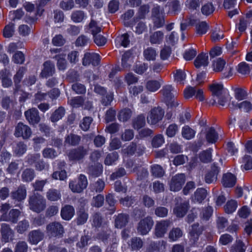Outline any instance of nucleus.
<instances>
[{
	"label": "nucleus",
	"mask_w": 252,
	"mask_h": 252,
	"mask_svg": "<svg viewBox=\"0 0 252 252\" xmlns=\"http://www.w3.org/2000/svg\"><path fill=\"white\" fill-rule=\"evenodd\" d=\"M214 99L210 100L209 104L214 105L218 103L222 106H224L228 100V94L227 91L224 89L223 85L220 83H214L209 86Z\"/></svg>",
	"instance_id": "f257e3e1"
},
{
	"label": "nucleus",
	"mask_w": 252,
	"mask_h": 252,
	"mask_svg": "<svg viewBox=\"0 0 252 252\" xmlns=\"http://www.w3.org/2000/svg\"><path fill=\"white\" fill-rule=\"evenodd\" d=\"M29 206L31 210L39 213L46 207V200L44 197L38 193H34L29 198Z\"/></svg>",
	"instance_id": "f03ea898"
},
{
	"label": "nucleus",
	"mask_w": 252,
	"mask_h": 252,
	"mask_svg": "<svg viewBox=\"0 0 252 252\" xmlns=\"http://www.w3.org/2000/svg\"><path fill=\"white\" fill-rule=\"evenodd\" d=\"M172 92H174L173 87L169 85L164 86L160 91L165 99L168 107L171 109L176 108L179 105Z\"/></svg>",
	"instance_id": "7ed1b4c3"
},
{
	"label": "nucleus",
	"mask_w": 252,
	"mask_h": 252,
	"mask_svg": "<svg viewBox=\"0 0 252 252\" xmlns=\"http://www.w3.org/2000/svg\"><path fill=\"white\" fill-rule=\"evenodd\" d=\"M88 185L87 177L80 174L77 180L70 181L69 183V188L73 192L80 193Z\"/></svg>",
	"instance_id": "20e7f679"
},
{
	"label": "nucleus",
	"mask_w": 252,
	"mask_h": 252,
	"mask_svg": "<svg viewBox=\"0 0 252 252\" xmlns=\"http://www.w3.org/2000/svg\"><path fill=\"white\" fill-rule=\"evenodd\" d=\"M164 115V111L160 107H156L149 113L147 120L150 125H156L160 121Z\"/></svg>",
	"instance_id": "39448f33"
},
{
	"label": "nucleus",
	"mask_w": 252,
	"mask_h": 252,
	"mask_svg": "<svg viewBox=\"0 0 252 252\" xmlns=\"http://www.w3.org/2000/svg\"><path fill=\"white\" fill-rule=\"evenodd\" d=\"M154 224V220L151 217L148 216L141 220L137 226L138 233L141 235L147 234L151 230Z\"/></svg>",
	"instance_id": "423d86ee"
},
{
	"label": "nucleus",
	"mask_w": 252,
	"mask_h": 252,
	"mask_svg": "<svg viewBox=\"0 0 252 252\" xmlns=\"http://www.w3.org/2000/svg\"><path fill=\"white\" fill-rule=\"evenodd\" d=\"M186 181L184 174H178L173 176L169 183L171 191H178L181 189Z\"/></svg>",
	"instance_id": "0eeeda50"
},
{
	"label": "nucleus",
	"mask_w": 252,
	"mask_h": 252,
	"mask_svg": "<svg viewBox=\"0 0 252 252\" xmlns=\"http://www.w3.org/2000/svg\"><path fill=\"white\" fill-rule=\"evenodd\" d=\"M199 139L205 138L207 142L215 143L219 138V135L215 129L213 127H207L204 130H202L199 134Z\"/></svg>",
	"instance_id": "6e6552de"
},
{
	"label": "nucleus",
	"mask_w": 252,
	"mask_h": 252,
	"mask_svg": "<svg viewBox=\"0 0 252 252\" xmlns=\"http://www.w3.org/2000/svg\"><path fill=\"white\" fill-rule=\"evenodd\" d=\"M32 134L31 128L22 123H19L15 127L14 135L17 137H22L24 139H28Z\"/></svg>",
	"instance_id": "1a4fd4ad"
},
{
	"label": "nucleus",
	"mask_w": 252,
	"mask_h": 252,
	"mask_svg": "<svg viewBox=\"0 0 252 252\" xmlns=\"http://www.w3.org/2000/svg\"><path fill=\"white\" fill-rule=\"evenodd\" d=\"M170 222L168 220H161L156 222L155 228V235L158 238H161L166 233Z\"/></svg>",
	"instance_id": "9d476101"
},
{
	"label": "nucleus",
	"mask_w": 252,
	"mask_h": 252,
	"mask_svg": "<svg viewBox=\"0 0 252 252\" xmlns=\"http://www.w3.org/2000/svg\"><path fill=\"white\" fill-rule=\"evenodd\" d=\"M47 233L52 236H61L64 232L62 225L59 222H52L46 227Z\"/></svg>",
	"instance_id": "9b49d317"
},
{
	"label": "nucleus",
	"mask_w": 252,
	"mask_h": 252,
	"mask_svg": "<svg viewBox=\"0 0 252 252\" xmlns=\"http://www.w3.org/2000/svg\"><path fill=\"white\" fill-rule=\"evenodd\" d=\"M88 151L83 147L80 146L77 148L71 150L68 153V156L71 160H80L87 154Z\"/></svg>",
	"instance_id": "f8f14e48"
},
{
	"label": "nucleus",
	"mask_w": 252,
	"mask_h": 252,
	"mask_svg": "<svg viewBox=\"0 0 252 252\" xmlns=\"http://www.w3.org/2000/svg\"><path fill=\"white\" fill-rule=\"evenodd\" d=\"M100 61V56L97 53H86L83 58L82 63L84 66L92 64L94 66L97 65Z\"/></svg>",
	"instance_id": "ddd939ff"
},
{
	"label": "nucleus",
	"mask_w": 252,
	"mask_h": 252,
	"mask_svg": "<svg viewBox=\"0 0 252 252\" xmlns=\"http://www.w3.org/2000/svg\"><path fill=\"white\" fill-rule=\"evenodd\" d=\"M0 231L1 235V241L2 242L7 243L13 239L14 232L8 224L2 223Z\"/></svg>",
	"instance_id": "4468645a"
},
{
	"label": "nucleus",
	"mask_w": 252,
	"mask_h": 252,
	"mask_svg": "<svg viewBox=\"0 0 252 252\" xmlns=\"http://www.w3.org/2000/svg\"><path fill=\"white\" fill-rule=\"evenodd\" d=\"M25 116L29 123L32 125L36 124L40 121L38 110L35 108H32L26 111L25 112Z\"/></svg>",
	"instance_id": "2eb2a0df"
},
{
	"label": "nucleus",
	"mask_w": 252,
	"mask_h": 252,
	"mask_svg": "<svg viewBox=\"0 0 252 252\" xmlns=\"http://www.w3.org/2000/svg\"><path fill=\"white\" fill-rule=\"evenodd\" d=\"M55 72V65L52 62L48 61L43 63V68L41 72V75L42 77L47 78L51 76Z\"/></svg>",
	"instance_id": "dca6fc26"
},
{
	"label": "nucleus",
	"mask_w": 252,
	"mask_h": 252,
	"mask_svg": "<svg viewBox=\"0 0 252 252\" xmlns=\"http://www.w3.org/2000/svg\"><path fill=\"white\" fill-rule=\"evenodd\" d=\"M189 203L188 201H184L180 204H177L173 210L174 213L178 217H183L187 213L189 209Z\"/></svg>",
	"instance_id": "f3484780"
},
{
	"label": "nucleus",
	"mask_w": 252,
	"mask_h": 252,
	"mask_svg": "<svg viewBox=\"0 0 252 252\" xmlns=\"http://www.w3.org/2000/svg\"><path fill=\"white\" fill-rule=\"evenodd\" d=\"M203 228L199 226L198 224H194L189 229L190 240L195 243L198 239L199 236L202 233Z\"/></svg>",
	"instance_id": "a211bd4d"
},
{
	"label": "nucleus",
	"mask_w": 252,
	"mask_h": 252,
	"mask_svg": "<svg viewBox=\"0 0 252 252\" xmlns=\"http://www.w3.org/2000/svg\"><path fill=\"white\" fill-rule=\"evenodd\" d=\"M20 212L17 209H12L10 211L8 216L2 214L0 220L3 221H9L15 223L18 220V218L20 215Z\"/></svg>",
	"instance_id": "6ab92c4d"
},
{
	"label": "nucleus",
	"mask_w": 252,
	"mask_h": 252,
	"mask_svg": "<svg viewBox=\"0 0 252 252\" xmlns=\"http://www.w3.org/2000/svg\"><path fill=\"white\" fill-rule=\"evenodd\" d=\"M219 172V168L214 164L211 170L208 172L205 176V181L208 184H211L216 181L217 179V175Z\"/></svg>",
	"instance_id": "aec40b11"
},
{
	"label": "nucleus",
	"mask_w": 252,
	"mask_h": 252,
	"mask_svg": "<svg viewBox=\"0 0 252 252\" xmlns=\"http://www.w3.org/2000/svg\"><path fill=\"white\" fill-rule=\"evenodd\" d=\"M26 195V189L23 186H20L16 190L12 191L11 193L12 198L19 201L24 200Z\"/></svg>",
	"instance_id": "412c9836"
},
{
	"label": "nucleus",
	"mask_w": 252,
	"mask_h": 252,
	"mask_svg": "<svg viewBox=\"0 0 252 252\" xmlns=\"http://www.w3.org/2000/svg\"><path fill=\"white\" fill-rule=\"evenodd\" d=\"M43 236V233L40 231L38 230H33L29 234V241L32 244H37L42 240Z\"/></svg>",
	"instance_id": "4be33fe9"
},
{
	"label": "nucleus",
	"mask_w": 252,
	"mask_h": 252,
	"mask_svg": "<svg viewBox=\"0 0 252 252\" xmlns=\"http://www.w3.org/2000/svg\"><path fill=\"white\" fill-rule=\"evenodd\" d=\"M61 215L62 218L65 220H70L74 215V209L70 205H65L61 210Z\"/></svg>",
	"instance_id": "5701e85b"
},
{
	"label": "nucleus",
	"mask_w": 252,
	"mask_h": 252,
	"mask_svg": "<svg viewBox=\"0 0 252 252\" xmlns=\"http://www.w3.org/2000/svg\"><path fill=\"white\" fill-rule=\"evenodd\" d=\"M236 180V178L233 174L227 173L223 175L222 182L225 187L230 188L235 185Z\"/></svg>",
	"instance_id": "b1692460"
},
{
	"label": "nucleus",
	"mask_w": 252,
	"mask_h": 252,
	"mask_svg": "<svg viewBox=\"0 0 252 252\" xmlns=\"http://www.w3.org/2000/svg\"><path fill=\"white\" fill-rule=\"evenodd\" d=\"M194 63L197 68L202 66H207L208 64V56L207 54L201 53L198 55L195 60Z\"/></svg>",
	"instance_id": "393cba45"
},
{
	"label": "nucleus",
	"mask_w": 252,
	"mask_h": 252,
	"mask_svg": "<svg viewBox=\"0 0 252 252\" xmlns=\"http://www.w3.org/2000/svg\"><path fill=\"white\" fill-rule=\"evenodd\" d=\"M162 80H150L146 82V88L151 92L158 91L161 87Z\"/></svg>",
	"instance_id": "a878e982"
},
{
	"label": "nucleus",
	"mask_w": 252,
	"mask_h": 252,
	"mask_svg": "<svg viewBox=\"0 0 252 252\" xmlns=\"http://www.w3.org/2000/svg\"><path fill=\"white\" fill-rule=\"evenodd\" d=\"M129 36L127 33H124L120 36H118L115 39L116 46L119 48L121 46L127 47L129 44Z\"/></svg>",
	"instance_id": "bb28decb"
},
{
	"label": "nucleus",
	"mask_w": 252,
	"mask_h": 252,
	"mask_svg": "<svg viewBox=\"0 0 252 252\" xmlns=\"http://www.w3.org/2000/svg\"><path fill=\"white\" fill-rule=\"evenodd\" d=\"M65 56V54H59L53 57L57 61V66L59 70H64L66 68L67 62Z\"/></svg>",
	"instance_id": "cd10ccee"
},
{
	"label": "nucleus",
	"mask_w": 252,
	"mask_h": 252,
	"mask_svg": "<svg viewBox=\"0 0 252 252\" xmlns=\"http://www.w3.org/2000/svg\"><path fill=\"white\" fill-rule=\"evenodd\" d=\"M196 132L188 126H185L182 129V136L187 140H190L194 137Z\"/></svg>",
	"instance_id": "c85d7f7f"
},
{
	"label": "nucleus",
	"mask_w": 252,
	"mask_h": 252,
	"mask_svg": "<svg viewBox=\"0 0 252 252\" xmlns=\"http://www.w3.org/2000/svg\"><path fill=\"white\" fill-rule=\"evenodd\" d=\"M237 207V202L235 200L231 199L227 201L224 206V210L226 213L231 214L236 211Z\"/></svg>",
	"instance_id": "c756f323"
},
{
	"label": "nucleus",
	"mask_w": 252,
	"mask_h": 252,
	"mask_svg": "<svg viewBox=\"0 0 252 252\" xmlns=\"http://www.w3.org/2000/svg\"><path fill=\"white\" fill-rule=\"evenodd\" d=\"M209 25L206 22H199L195 25L196 32L200 35L204 34L209 30Z\"/></svg>",
	"instance_id": "7c9ffc66"
},
{
	"label": "nucleus",
	"mask_w": 252,
	"mask_h": 252,
	"mask_svg": "<svg viewBox=\"0 0 252 252\" xmlns=\"http://www.w3.org/2000/svg\"><path fill=\"white\" fill-rule=\"evenodd\" d=\"M183 235V232L179 228H173L169 233L168 237L170 241H176Z\"/></svg>",
	"instance_id": "2f4dec72"
},
{
	"label": "nucleus",
	"mask_w": 252,
	"mask_h": 252,
	"mask_svg": "<svg viewBox=\"0 0 252 252\" xmlns=\"http://www.w3.org/2000/svg\"><path fill=\"white\" fill-rule=\"evenodd\" d=\"M164 34L161 31H157L154 32L150 38L152 44H160L163 39Z\"/></svg>",
	"instance_id": "473e14b6"
},
{
	"label": "nucleus",
	"mask_w": 252,
	"mask_h": 252,
	"mask_svg": "<svg viewBox=\"0 0 252 252\" xmlns=\"http://www.w3.org/2000/svg\"><path fill=\"white\" fill-rule=\"evenodd\" d=\"M81 137L74 134H70L65 139V143L72 146H76L80 143Z\"/></svg>",
	"instance_id": "72a5a7b5"
},
{
	"label": "nucleus",
	"mask_w": 252,
	"mask_h": 252,
	"mask_svg": "<svg viewBox=\"0 0 252 252\" xmlns=\"http://www.w3.org/2000/svg\"><path fill=\"white\" fill-rule=\"evenodd\" d=\"M207 190L203 188L198 189L194 192V200L198 203H201L207 196Z\"/></svg>",
	"instance_id": "f704fd0d"
},
{
	"label": "nucleus",
	"mask_w": 252,
	"mask_h": 252,
	"mask_svg": "<svg viewBox=\"0 0 252 252\" xmlns=\"http://www.w3.org/2000/svg\"><path fill=\"white\" fill-rule=\"evenodd\" d=\"M131 116V111L128 108L121 110L118 115V119L121 122H126Z\"/></svg>",
	"instance_id": "c9c22d12"
},
{
	"label": "nucleus",
	"mask_w": 252,
	"mask_h": 252,
	"mask_svg": "<svg viewBox=\"0 0 252 252\" xmlns=\"http://www.w3.org/2000/svg\"><path fill=\"white\" fill-rule=\"evenodd\" d=\"M128 216L125 214H119L115 219V226L117 228H122L127 222Z\"/></svg>",
	"instance_id": "e433bc0d"
},
{
	"label": "nucleus",
	"mask_w": 252,
	"mask_h": 252,
	"mask_svg": "<svg viewBox=\"0 0 252 252\" xmlns=\"http://www.w3.org/2000/svg\"><path fill=\"white\" fill-rule=\"evenodd\" d=\"M213 150L209 148L205 151H202L199 154L200 160L205 163L210 162L212 159V153Z\"/></svg>",
	"instance_id": "4c0bfd02"
},
{
	"label": "nucleus",
	"mask_w": 252,
	"mask_h": 252,
	"mask_svg": "<svg viewBox=\"0 0 252 252\" xmlns=\"http://www.w3.org/2000/svg\"><path fill=\"white\" fill-rule=\"evenodd\" d=\"M144 58L148 61H154L157 55L156 51L152 47H148L144 51Z\"/></svg>",
	"instance_id": "58836bf2"
},
{
	"label": "nucleus",
	"mask_w": 252,
	"mask_h": 252,
	"mask_svg": "<svg viewBox=\"0 0 252 252\" xmlns=\"http://www.w3.org/2000/svg\"><path fill=\"white\" fill-rule=\"evenodd\" d=\"M88 30L93 36L97 34L101 31V28L98 26L97 23L93 19H92L89 26Z\"/></svg>",
	"instance_id": "ea45409f"
},
{
	"label": "nucleus",
	"mask_w": 252,
	"mask_h": 252,
	"mask_svg": "<svg viewBox=\"0 0 252 252\" xmlns=\"http://www.w3.org/2000/svg\"><path fill=\"white\" fill-rule=\"evenodd\" d=\"M47 198L51 201H55L61 197L60 191L56 189H50L47 192Z\"/></svg>",
	"instance_id": "a19ab883"
},
{
	"label": "nucleus",
	"mask_w": 252,
	"mask_h": 252,
	"mask_svg": "<svg viewBox=\"0 0 252 252\" xmlns=\"http://www.w3.org/2000/svg\"><path fill=\"white\" fill-rule=\"evenodd\" d=\"M151 173L155 177H161L164 174V171L162 167L158 164L151 166Z\"/></svg>",
	"instance_id": "79ce46f5"
},
{
	"label": "nucleus",
	"mask_w": 252,
	"mask_h": 252,
	"mask_svg": "<svg viewBox=\"0 0 252 252\" xmlns=\"http://www.w3.org/2000/svg\"><path fill=\"white\" fill-rule=\"evenodd\" d=\"M65 113L64 109L62 107H59L56 110L51 117V120L52 122H55L61 119Z\"/></svg>",
	"instance_id": "37998d69"
},
{
	"label": "nucleus",
	"mask_w": 252,
	"mask_h": 252,
	"mask_svg": "<svg viewBox=\"0 0 252 252\" xmlns=\"http://www.w3.org/2000/svg\"><path fill=\"white\" fill-rule=\"evenodd\" d=\"M34 177V172L33 169H26L22 174V179L24 182H30Z\"/></svg>",
	"instance_id": "c03bdc74"
},
{
	"label": "nucleus",
	"mask_w": 252,
	"mask_h": 252,
	"mask_svg": "<svg viewBox=\"0 0 252 252\" xmlns=\"http://www.w3.org/2000/svg\"><path fill=\"white\" fill-rule=\"evenodd\" d=\"M225 65V62L221 58H218L213 61V67L216 72L222 71Z\"/></svg>",
	"instance_id": "a18cd8bd"
},
{
	"label": "nucleus",
	"mask_w": 252,
	"mask_h": 252,
	"mask_svg": "<svg viewBox=\"0 0 252 252\" xmlns=\"http://www.w3.org/2000/svg\"><path fill=\"white\" fill-rule=\"evenodd\" d=\"M235 107H238L241 111L248 112L252 110V104L250 101L245 100L240 103H237Z\"/></svg>",
	"instance_id": "49530a36"
},
{
	"label": "nucleus",
	"mask_w": 252,
	"mask_h": 252,
	"mask_svg": "<svg viewBox=\"0 0 252 252\" xmlns=\"http://www.w3.org/2000/svg\"><path fill=\"white\" fill-rule=\"evenodd\" d=\"M14 26L13 23L5 26L3 31V35L5 38H10L13 35L15 32Z\"/></svg>",
	"instance_id": "de8ad7c7"
},
{
	"label": "nucleus",
	"mask_w": 252,
	"mask_h": 252,
	"mask_svg": "<svg viewBox=\"0 0 252 252\" xmlns=\"http://www.w3.org/2000/svg\"><path fill=\"white\" fill-rule=\"evenodd\" d=\"M145 125V118L143 115H139L133 122V126L135 129H139Z\"/></svg>",
	"instance_id": "09e8293b"
},
{
	"label": "nucleus",
	"mask_w": 252,
	"mask_h": 252,
	"mask_svg": "<svg viewBox=\"0 0 252 252\" xmlns=\"http://www.w3.org/2000/svg\"><path fill=\"white\" fill-rule=\"evenodd\" d=\"M246 247L240 240H237L236 243L231 247V252H245Z\"/></svg>",
	"instance_id": "8fccbe9b"
},
{
	"label": "nucleus",
	"mask_w": 252,
	"mask_h": 252,
	"mask_svg": "<svg viewBox=\"0 0 252 252\" xmlns=\"http://www.w3.org/2000/svg\"><path fill=\"white\" fill-rule=\"evenodd\" d=\"M12 61L17 64H22L25 61V55L21 51H17L12 58Z\"/></svg>",
	"instance_id": "3c124183"
},
{
	"label": "nucleus",
	"mask_w": 252,
	"mask_h": 252,
	"mask_svg": "<svg viewBox=\"0 0 252 252\" xmlns=\"http://www.w3.org/2000/svg\"><path fill=\"white\" fill-rule=\"evenodd\" d=\"M85 17V13L82 11H76L71 15V19L75 23L81 22Z\"/></svg>",
	"instance_id": "603ef678"
},
{
	"label": "nucleus",
	"mask_w": 252,
	"mask_h": 252,
	"mask_svg": "<svg viewBox=\"0 0 252 252\" xmlns=\"http://www.w3.org/2000/svg\"><path fill=\"white\" fill-rule=\"evenodd\" d=\"M251 68L249 65L245 62L240 63L237 66V71L242 74H247L250 72Z\"/></svg>",
	"instance_id": "864d4df0"
},
{
	"label": "nucleus",
	"mask_w": 252,
	"mask_h": 252,
	"mask_svg": "<svg viewBox=\"0 0 252 252\" xmlns=\"http://www.w3.org/2000/svg\"><path fill=\"white\" fill-rule=\"evenodd\" d=\"M136 144L132 142L127 146L126 148L123 149L122 150V152L125 156H131L134 154L135 152L136 151Z\"/></svg>",
	"instance_id": "5fc2aeb1"
},
{
	"label": "nucleus",
	"mask_w": 252,
	"mask_h": 252,
	"mask_svg": "<svg viewBox=\"0 0 252 252\" xmlns=\"http://www.w3.org/2000/svg\"><path fill=\"white\" fill-rule=\"evenodd\" d=\"M118 158L119 155L116 152L109 154L105 159V164L108 165H112L118 159Z\"/></svg>",
	"instance_id": "6e6d98bb"
},
{
	"label": "nucleus",
	"mask_w": 252,
	"mask_h": 252,
	"mask_svg": "<svg viewBox=\"0 0 252 252\" xmlns=\"http://www.w3.org/2000/svg\"><path fill=\"white\" fill-rule=\"evenodd\" d=\"M26 150L27 146L22 142L18 143L14 149L15 154L18 156H21L23 155Z\"/></svg>",
	"instance_id": "4d7b16f0"
},
{
	"label": "nucleus",
	"mask_w": 252,
	"mask_h": 252,
	"mask_svg": "<svg viewBox=\"0 0 252 252\" xmlns=\"http://www.w3.org/2000/svg\"><path fill=\"white\" fill-rule=\"evenodd\" d=\"M215 8L211 3H207L201 7V12L203 15L208 16L213 13Z\"/></svg>",
	"instance_id": "13d9d810"
},
{
	"label": "nucleus",
	"mask_w": 252,
	"mask_h": 252,
	"mask_svg": "<svg viewBox=\"0 0 252 252\" xmlns=\"http://www.w3.org/2000/svg\"><path fill=\"white\" fill-rule=\"evenodd\" d=\"M32 32V28L27 25H21L18 28V32L22 36L29 35Z\"/></svg>",
	"instance_id": "bf43d9fd"
},
{
	"label": "nucleus",
	"mask_w": 252,
	"mask_h": 252,
	"mask_svg": "<svg viewBox=\"0 0 252 252\" xmlns=\"http://www.w3.org/2000/svg\"><path fill=\"white\" fill-rule=\"evenodd\" d=\"M130 245L132 250H137L142 248L143 242L140 238L134 237L131 239Z\"/></svg>",
	"instance_id": "052dcab7"
},
{
	"label": "nucleus",
	"mask_w": 252,
	"mask_h": 252,
	"mask_svg": "<svg viewBox=\"0 0 252 252\" xmlns=\"http://www.w3.org/2000/svg\"><path fill=\"white\" fill-rule=\"evenodd\" d=\"M88 218V215L83 210H80L78 213L77 223L79 225L85 223Z\"/></svg>",
	"instance_id": "680f3d73"
},
{
	"label": "nucleus",
	"mask_w": 252,
	"mask_h": 252,
	"mask_svg": "<svg viewBox=\"0 0 252 252\" xmlns=\"http://www.w3.org/2000/svg\"><path fill=\"white\" fill-rule=\"evenodd\" d=\"M52 177L54 179L64 180L67 178V174L65 170L56 171L53 173Z\"/></svg>",
	"instance_id": "e2e57ef3"
},
{
	"label": "nucleus",
	"mask_w": 252,
	"mask_h": 252,
	"mask_svg": "<svg viewBox=\"0 0 252 252\" xmlns=\"http://www.w3.org/2000/svg\"><path fill=\"white\" fill-rule=\"evenodd\" d=\"M29 223L26 220H23L19 222L17 226V231L19 233H23L29 228Z\"/></svg>",
	"instance_id": "0e129e2a"
},
{
	"label": "nucleus",
	"mask_w": 252,
	"mask_h": 252,
	"mask_svg": "<svg viewBox=\"0 0 252 252\" xmlns=\"http://www.w3.org/2000/svg\"><path fill=\"white\" fill-rule=\"evenodd\" d=\"M104 200V196L102 195L98 194L93 197L92 205L97 208L100 207L103 204Z\"/></svg>",
	"instance_id": "69168bd1"
},
{
	"label": "nucleus",
	"mask_w": 252,
	"mask_h": 252,
	"mask_svg": "<svg viewBox=\"0 0 252 252\" xmlns=\"http://www.w3.org/2000/svg\"><path fill=\"white\" fill-rule=\"evenodd\" d=\"M243 164L242 167L246 170H250L252 169V158L249 156H245L242 159Z\"/></svg>",
	"instance_id": "338daca9"
},
{
	"label": "nucleus",
	"mask_w": 252,
	"mask_h": 252,
	"mask_svg": "<svg viewBox=\"0 0 252 252\" xmlns=\"http://www.w3.org/2000/svg\"><path fill=\"white\" fill-rule=\"evenodd\" d=\"M28 249V245L25 241H19L15 246L14 252H27Z\"/></svg>",
	"instance_id": "774afa93"
}]
</instances>
